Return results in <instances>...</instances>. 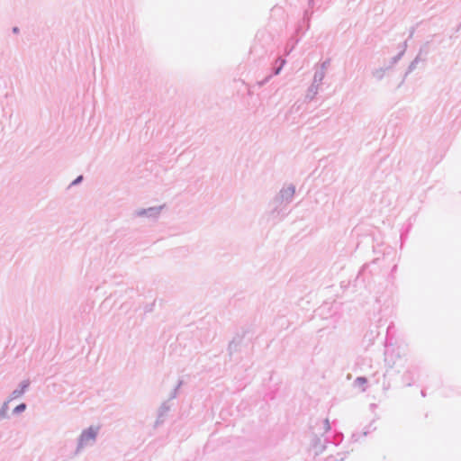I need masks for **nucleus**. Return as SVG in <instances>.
I'll use <instances>...</instances> for the list:
<instances>
[{
    "label": "nucleus",
    "mask_w": 461,
    "mask_h": 461,
    "mask_svg": "<svg viewBox=\"0 0 461 461\" xmlns=\"http://www.w3.org/2000/svg\"><path fill=\"white\" fill-rule=\"evenodd\" d=\"M96 429L93 428H89L88 429L85 430L80 437V444L83 445L91 440H94L96 437Z\"/></svg>",
    "instance_id": "f257e3e1"
},
{
    "label": "nucleus",
    "mask_w": 461,
    "mask_h": 461,
    "mask_svg": "<svg viewBox=\"0 0 461 461\" xmlns=\"http://www.w3.org/2000/svg\"><path fill=\"white\" fill-rule=\"evenodd\" d=\"M356 383L359 385V386H364L366 384V379L364 378V377H358L357 380H356Z\"/></svg>",
    "instance_id": "f03ea898"
},
{
    "label": "nucleus",
    "mask_w": 461,
    "mask_h": 461,
    "mask_svg": "<svg viewBox=\"0 0 461 461\" xmlns=\"http://www.w3.org/2000/svg\"><path fill=\"white\" fill-rule=\"evenodd\" d=\"M25 408H26L25 404H24V403H22V404L18 405V406L15 408V410H14V411H15L16 412H20V411H24V410H25Z\"/></svg>",
    "instance_id": "7ed1b4c3"
},
{
    "label": "nucleus",
    "mask_w": 461,
    "mask_h": 461,
    "mask_svg": "<svg viewBox=\"0 0 461 461\" xmlns=\"http://www.w3.org/2000/svg\"><path fill=\"white\" fill-rule=\"evenodd\" d=\"M82 176H79L74 183H77V182H80Z\"/></svg>",
    "instance_id": "20e7f679"
}]
</instances>
